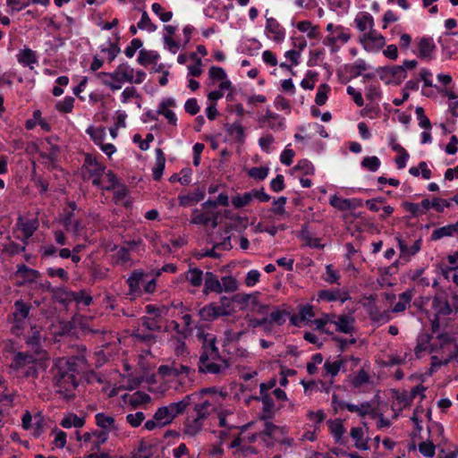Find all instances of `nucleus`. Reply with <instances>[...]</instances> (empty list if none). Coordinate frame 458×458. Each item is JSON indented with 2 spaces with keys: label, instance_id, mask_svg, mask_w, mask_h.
<instances>
[{
  "label": "nucleus",
  "instance_id": "obj_19",
  "mask_svg": "<svg viewBox=\"0 0 458 458\" xmlns=\"http://www.w3.org/2000/svg\"><path fill=\"white\" fill-rule=\"evenodd\" d=\"M204 289L203 293L208 294L210 293H221V282L218 277L212 272H206L204 277Z\"/></svg>",
  "mask_w": 458,
  "mask_h": 458
},
{
  "label": "nucleus",
  "instance_id": "obj_6",
  "mask_svg": "<svg viewBox=\"0 0 458 458\" xmlns=\"http://www.w3.org/2000/svg\"><path fill=\"white\" fill-rule=\"evenodd\" d=\"M83 176L91 180L95 186L101 185V178L105 174L106 166L99 163L91 154H86L82 165Z\"/></svg>",
  "mask_w": 458,
  "mask_h": 458
},
{
  "label": "nucleus",
  "instance_id": "obj_46",
  "mask_svg": "<svg viewBox=\"0 0 458 458\" xmlns=\"http://www.w3.org/2000/svg\"><path fill=\"white\" fill-rule=\"evenodd\" d=\"M86 132L97 145H100L106 138V130L103 127L95 128L90 126L86 130Z\"/></svg>",
  "mask_w": 458,
  "mask_h": 458
},
{
  "label": "nucleus",
  "instance_id": "obj_17",
  "mask_svg": "<svg viewBox=\"0 0 458 458\" xmlns=\"http://www.w3.org/2000/svg\"><path fill=\"white\" fill-rule=\"evenodd\" d=\"M175 106V100L174 98H168L165 99H163L161 103L158 105L157 114L164 115L168 123L172 125H176L177 123V117L175 114L169 109L170 107Z\"/></svg>",
  "mask_w": 458,
  "mask_h": 458
},
{
  "label": "nucleus",
  "instance_id": "obj_1",
  "mask_svg": "<svg viewBox=\"0 0 458 458\" xmlns=\"http://www.w3.org/2000/svg\"><path fill=\"white\" fill-rule=\"evenodd\" d=\"M85 359L79 356L58 358L51 369L53 382L56 392L66 400L75 397V389L79 385L78 376Z\"/></svg>",
  "mask_w": 458,
  "mask_h": 458
},
{
  "label": "nucleus",
  "instance_id": "obj_51",
  "mask_svg": "<svg viewBox=\"0 0 458 458\" xmlns=\"http://www.w3.org/2000/svg\"><path fill=\"white\" fill-rule=\"evenodd\" d=\"M344 364V360L343 359H339L334 362L327 360L324 363V369L328 375H330L332 377H335L339 373Z\"/></svg>",
  "mask_w": 458,
  "mask_h": 458
},
{
  "label": "nucleus",
  "instance_id": "obj_42",
  "mask_svg": "<svg viewBox=\"0 0 458 458\" xmlns=\"http://www.w3.org/2000/svg\"><path fill=\"white\" fill-rule=\"evenodd\" d=\"M18 62L25 66L36 64L38 62L37 55L33 50L30 48H24L18 55Z\"/></svg>",
  "mask_w": 458,
  "mask_h": 458
},
{
  "label": "nucleus",
  "instance_id": "obj_50",
  "mask_svg": "<svg viewBox=\"0 0 458 458\" xmlns=\"http://www.w3.org/2000/svg\"><path fill=\"white\" fill-rule=\"evenodd\" d=\"M368 69V65L363 59H358L353 64L349 65L347 68L348 72L352 77H358Z\"/></svg>",
  "mask_w": 458,
  "mask_h": 458
},
{
  "label": "nucleus",
  "instance_id": "obj_48",
  "mask_svg": "<svg viewBox=\"0 0 458 458\" xmlns=\"http://www.w3.org/2000/svg\"><path fill=\"white\" fill-rule=\"evenodd\" d=\"M251 191L244 192L242 195H236L232 199V204L235 208H242L249 205L252 200Z\"/></svg>",
  "mask_w": 458,
  "mask_h": 458
},
{
  "label": "nucleus",
  "instance_id": "obj_39",
  "mask_svg": "<svg viewBox=\"0 0 458 458\" xmlns=\"http://www.w3.org/2000/svg\"><path fill=\"white\" fill-rule=\"evenodd\" d=\"M412 291L408 290L399 295V300L394 306L392 311L394 313H400L406 310L407 306L411 303L412 299Z\"/></svg>",
  "mask_w": 458,
  "mask_h": 458
},
{
  "label": "nucleus",
  "instance_id": "obj_4",
  "mask_svg": "<svg viewBox=\"0 0 458 458\" xmlns=\"http://www.w3.org/2000/svg\"><path fill=\"white\" fill-rule=\"evenodd\" d=\"M31 309L32 305L21 299L14 301L12 314L9 316V322L12 324V334L16 336H20L23 334L27 327V320L30 318Z\"/></svg>",
  "mask_w": 458,
  "mask_h": 458
},
{
  "label": "nucleus",
  "instance_id": "obj_33",
  "mask_svg": "<svg viewBox=\"0 0 458 458\" xmlns=\"http://www.w3.org/2000/svg\"><path fill=\"white\" fill-rule=\"evenodd\" d=\"M76 209L77 205L74 201H70L67 205V208L64 209V214L60 222L64 229L72 227V223L74 220L73 218L75 216Z\"/></svg>",
  "mask_w": 458,
  "mask_h": 458
},
{
  "label": "nucleus",
  "instance_id": "obj_22",
  "mask_svg": "<svg viewBox=\"0 0 458 458\" xmlns=\"http://www.w3.org/2000/svg\"><path fill=\"white\" fill-rule=\"evenodd\" d=\"M95 419L96 424L102 428L101 431H106L108 435L110 431L117 429L114 418L112 416L98 412L95 415Z\"/></svg>",
  "mask_w": 458,
  "mask_h": 458
},
{
  "label": "nucleus",
  "instance_id": "obj_26",
  "mask_svg": "<svg viewBox=\"0 0 458 458\" xmlns=\"http://www.w3.org/2000/svg\"><path fill=\"white\" fill-rule=\"evenodd\" d=\"M329 430L335 441L338 444H344L343 436L345 432L343 421L341 420H335L328 421Z\"/></svg>",
  "mask_w": 458,
  "mask_h": 458
},
{
  "label": "nucleus",
  "instance_id": "obj_41",
  "mask_svg": "<svg viewBox=\"0 0 458 458\" xmlns=\"http://www.w3.org/2000/svg\"><path fill=\"white\" fill-rule=\"evenodd\" d=\"M186 279L192 286L199 287L203 282V271L198 267L190 268Z\"/></svg>",
  "mask_w": 458,
  "mask_h": 458
},
{
  "label": "nucleus",
  "instance_id": "obj_38",
  "mask_svg": "<svg viewBox=\"0 0 458 458\" xmlns=\"http://www.w3.org/2000/svg\"><path fill=\"white\" fill-rule=\"evenodd\" d=\"M16 275L28 282H34L38 277H39V272L38 270L30 268L24 264L17 266Z\"/></svg>",
  "mask_w": 458,
  "mask_h": 458
},
{
  "label": "nucleus",
  "instance_id": "obj_11",
  "mask_svg": "<svg viewBox=\"0 0 458 458\" xmlns=\"http://www.w3.org/2000/svg\"><path fill=\"white\" fill-rule=\"evenodd\" d=\"M199 315L202 320L210 322L219 317L229 315V312L223 304L209 303L199 310Z\"/></svg>",
  "mask_w": 458,
  "mask_h": 458
},
{
  "label": "nucleus",
  "instance_id": "obj_34",
  "mask_svg": "<svg viewBox=\"0 0 458 458\" xmlns=\"http://www.w3.org/2000/svg\"><path fill=\"white\" fill-rule=\"evenodd\" d=\"M159 58V55L156 51L140 49L138 55V63L143 66L155 64Z\"/></svg>",
  "mask_w": 458,
  "mask_h": 458
},
{
  "label": "nucleus",
  "instance_id": "obj_12",
  "mask_svg": "<svg viewBox=\"0 0 458 458\" xmlns=\"http://www.w3.org/2000/svg\"><path fill=\"white\" fill-rule=\"evenodd\" d=\"M355 318L350 314L336 315L334 325L335 330L340 333L352 335L355 331Z\"/></svg>",
  "mask_w": 458,
  "mask_h": 458
},
{
  "label": "nucleus",
  "instance_id": "obj_64",
  "mask_svg": "<svg viewBox=\"0 0 458 458\" xmlns=\"http://www.w3.org/2000/svg\"><path fill=\"white\" fill-rule=\"evenodd\" d=\"M141 325L149 331H161V325L156 318L143 317L141 318Z\"/></svg>",
  "mask_w": 458,
  "mask_h": 458
},
{
  "label": "nucleus",
  "instance_id": "obj_60",
  "mask_svg": "<svg viewBox=\"0 0 458 458\" xmlns=\"http://www.w3.org/2000/svg\"><path fill=\"white\" fill-rule=\"evenodd\" d=\"M145 418V414L142 411L129 413L126 415V422L130 424L132 428H138L142 424Z\"/></svg>",
  "mask_w": 458,
  "mask_h": 458
},
{
  "label": "nucleus",
  "instance_id": "obj_18",
  "mask_svg": "<svg viewBox=\"0 0 458 458\" xmlns=\"http://www.w3.org/2000/svg\"><path fill=\"white\" fill-rule=\"evenodd\" d=\"M17 226L24 235L23 242L27 244L28 240L34 234L38 228V222L37 219H23L19 217L17 219Z\"/></svg>",
  "mask_w": 458,
  "mask_h": 458
},
{
  "label": "nucleus",
  "instance_id": "obj_3",
  "mask_svg": "<svg viewBox=\"0 0 458 458\" xmlns=\"http://www.w3.org/2000/svg\"><path fill=\"white\" fill-rule=\"evenodd\" d=\"M198 394H186L182 400L171 403L168 405L159 407L153 420L145 422L144 428L148 430H153L156 428H161L169 425L173 420L181 414H183L186 409L191 406L195 399H199Z\"/></svg>",
  "mask_w": 458,
  "mask_h": 458
},
{
  "label": "nucleus",
  "instance_id": "obj_44",
  "mask_svg": "<svg viewBox=\"0 0 458 458\" xmlns=\"http://www.w3.org/2000/svg\"><path fill=\"white\" fill-rule=\"evenodd\" d=\"M437 339L439 341V344H432L430 345V352H437L440 349L445 348L447 344L454 342V338L448 333H441L437 335Z\"/></svg>",
  "mask_w": 458,
  "mask_h": 458
},
{
  "label": "nucleus",
  "instance_id": "obj_21",
  "mask_svg": "<svg viewBox=\"0 0 458 458\" xmlns=\"http://www.w3.org/2000/svg\"><path fill=\"white\" fill-rule=\"evenodd\" d=\"M145 274L140 270H134L129 278L127 279V284L130 288V293H140V285L145 283L144 280Z\"/></svg>",
  "mask_w": 458,
  "mask_h": 458
},
{
  "label": "nucleus",
  "instance_id": "obj_43",
  "mask_svg": "<svg viewBox=\"0 0 458 458\" xmlns=\"http://www.w3.org/2000/svg\"><path fill=\"white\" fill-rule=\"evenodd\" d=\"M226 131L233 136L238 141L243 142L245 139L244 128L240 123L226 124Z\"/></svg>",
  "mask_w": 458,
  "mask_h": 458
},
{
  "label": "nucleus",
  "instance_id": "obj_53",
  "mask_svg": "<svg viewBox=\"0 0 458 458\" xmlns=\"http://www.w3.org/2000/svg\"><path fill=\"white\" fill-rule=\"evenodd\" d=\"M381 162L376 156L366 157L361 161V166L370 172H376L380 167Z\"/></svg>",
  "mask_w": 458,
  "mask_h": 458
},
{
  "label": "nucleus",
  "instance_id": "obj_14",
  "mask_svg": "<svg viewBox=\"0 0 458 458\" xmlns=\"http://www.w3.org/2000/svg\"><path fill=\"white\" fill-rule=\"evenodd\" d=\"M206 195L205 186L198 187L194 191L178 196L179 204L182 207H190L195 203L201 201Z\"/></svg>",
  "mask_w": 458,
  "mask_h": 458
},
{
  "label": "nucleus",
  "instance_id": "obj_10",
  "mask_svg": "<svg viewBox=\"0 0 458 458\" xmlns=\"http://www.w3.org/2000/svg\"><path fill=\"white\" fill-rule=\"evenodd\" d=\"M194 369L187 365L173 361L171 364L160 365L157 369V373L163 377H179L185 375L188 377Z\"/></svg>",
  "mask_w": 458,
  "mask_h": 458
},
{
  "label": "nucleus",
  "instance_id": "obj_5",
  "mask_svg": "<svg viewBox=\"0 0 458 458\" xmlns=\"http://www.w3.org/2000/svg\"><path fill=\"white\" fill-rule=\"evenodd\" d=\"M132 73H134V70L128 64H122L113 72H97L96 77H109L112 81H104V85L109 87L112 90H118L124 82L132 83Z\"/></svg>",
  "mask_w": 458,
  "mask_h": 458
},
{
  "label": "nucleus",
  "instance_id": "obj_54",
  "mask_svg": "<svg viewBox=\"0 0 458 458\" xmlns=\"http://www.w3.org/2000/svg\"><path fill=\"white\" fill-rule=\"evenodd\" d=\"M137 27L140 29V30H147L149 32H153L157 30V25L154 24L148 13L146 11H143L142 14H141V19L140 21L137 23Z\"/></svg>",
  "mask_w": 458,
  "mask_h": 458
},
{
  "label": "nucleus",
  "instance_id": "obj_23",
  "mask_svg": "<svg viewBox=\"0 0 458 458\" xmlns=\"http://www.w3.org/2000/svg\"><path fill=\"white\" fill-rule=\"evenodd\" d=\"M259 394H260V395L254 397V399L257 401H261L263 403V411H264L265 415H263L261 417V419L262 420L271 419L273 411H274V407H275L274 400H273L272 396L266 392L265 393L259 392Z\"/></svg>",
  "mask_w": 458,
  "mask_h": 458
},
{
  "label": "nucleus",
  "instance_id": "obj_47",
  "mask_svg": "<svg viewBox=\"0 0 458 458\" xmlns=\"http://www.w3.org/2000/svg\"><path fill=\"white\" fill-rule=\"evenodd\" d=\"M432 339V335L429 334H422L418 338L417 346L414 349L415 354L417 357L420 356L421 352L426 351L428 348L430 349V341Z\"/></svg>",
  "mask_w": 458,
  "mask_h": 458
},
{
  "label": "nucleus",
  "instance_id": "obj_56",
  "mask_svg": "<svg viewBox=\"0 0 458 458\" xmlns=\"http://www.w3.org/2000/svg\"><path fill=\"white\" fill-rule=\"evenodd\" d=\"M220 282L222 292L233 293L238 288L236 279L231 276H223Z\"/></svg>",
  "mask_w": 458,
  "mask_h": 458
},
{
  "label": "nucleus",
  "instance_id": "obj_2",
  "mask_svg": "<svg viewBox=\"0 0 458 458\" xmlns=\"http://www.w3.org/2000/svg\"><path fill=\"white\" fill-rule=\"evenodd\" d=\"M229 367L228 360L220 355L216 336L210 334L205 335L198 362L199 372L219 375L225 373Z\"/></svg>",
  "mask_w": 458,
  "mask_h": 458
},
{
  "label": "nucleus",
  "instance_id": "obj_28",
  "mask_svg": "<svg viewBox=\"0 0 458 458\" xmlns=\"http://www.w3.org/2000/svg\"><path fill=\"white\" fill-rule=\"evenodd\" d=\"M41 332L37 326L30 327V335L26 338V344L30 346L36 353H39V347L41 343Z\"/></svg>",
  "mask_w": 458,
  "mask_h": 458
},
{
  "label": "nucleus",
  "instance_id": "obj_63",
  "mask_svg": "<svg viewBox=\"0 0 458 458\" xmlns=\"http://www.w3.org/2000/svg\"><path fill=\"white\" fill-rule=\"evenodd\" d=\"M151 8L163 22H167L173 18V13L170 11L165 12L162 5L158 3H154Z\"/></svg>",
  "mask_w": 458,
  "mask_h": 458
},
{
  "label": "nucleus",
  "instance_id": "obj_52",
  "mask_svg": "<svg viewBox=\"0 0 458 458\" xmlns=\"http://www.w3.org/2000/svg\"><path fill=\"white\" fill-rule=\"evenodd\" d=\"M330 91V87L327 83H322L318 86L315 97V103L318 106H323L327 100V94Z\"/></svg>",
  "mask_w": 458,
  "mask_h": 458
},
{
  "label": "nucleus",
  "instance_id": "obj_13",
  "mask_svg": "<svg viewBox=\"0 0 458 458\" xmlns=\"http://www.w3.org/2000/svg\"><path fill=\"white\" fill-rule=\"evenodd\" d=\"M329 203L338 210L346 211L360 207L362 200L360 199H342L336 195H333L330 197Z\"/></svg>",
  "mask_w": 458,
  "mask_h": 458
},
{
  "label": "nucleus",
  "instance_id": "obj_61",
  "mask_svg": "<svg viewBox=\"0 0 458 458\" xmlns=\"http://www.w3.org/2000/svg\"><path fill=\"white\" fill-rule=\"evenodd\" d=\"M269 169L263 166H255L248 170V175L259 181L264 180L268 174Z\"/></svg>",
  "mask_w": 458,
  "mask_h": 458
},
{
  "label": "nucleus",
  "instance_id": "obj_8",
  "mask_svg": "<svg viewBox=\"0 0 458 458\" xmlns=\"http://www.w3.org/2000/svg\"><path fill=\"white\" fill-rule=\"evenodd\" d=\"M360 43L363 45L366 50H379L386 45L385 37L376 31L374 27L370 30L360 36Z\"/></svg>",
  "mask_w": 458,
  "mask_h": 458
},
{
  "label": "nucleus",
  "instance_id": "obj_29",
  "mask_svg": "<svg viewBox=\"0 0 458 458\" xmlns=\"http://www.w3.org/2000/svg\"><path fill=\"white\" fill-rule=\"evenodd\" d=\"M432 307L436 311L435 316L438 318L441 316H448L452 313V308L446 300L435 297L432 301Z\"/></svg>",
  "mask_w": 458,
  "mask_h": 458
},
{
  "label": "nucleus",
  "instance_id": "obj_32",
  "mask_svg": "<svg viewBox=\"0 0 458 458\" xmlns=\"http://www.w3.org/2000/svg\"><path fill=\"white\" fill-rule=\"evenodd\" d=\"M85 424V419L77 416L75 413H68L61 420L60 425L64 428H70L72 427L80 428Z\"/></svg>",
  "mask_w": 458,
  "mask_h": 458
},
{
  "label": "nucleus",
  "instance_id": "obj_40",
  "mask_svg": "<svg viewBox=\"0 0 458 458\" xmlns=\"http://www.w3.org/2000/svg\"><path fill=\"white\" fill-rule=\"evenodd\" d=\"M116 184V175L111 170H108L101 178V185H98L97 187L105 191H112L115 188Z\"/></svg>",
  "mask_w": 458,
  "mask_h": 458
},
{
  "label": "nucleus",
  "instance_id": "obj_57",
  "mask_svg": "<svg viewBox=\"0 0 458 458\" xmlns=\"http://www.w3.org/2000/svg\"><path fill=\"white\" fill-rule=\"evenodd\" d=\"M455 359V355H448L444 360H440L437 356L431 357V367L429 369V374L432 375L440 367L447 365L451 360Z\"/></svg>",
  "mask_w": 458,
  "mask_h": 458
},
{
  "label": "nucleus",
  "instance_id": "obj_16",
  "mask_svg": "<svg viewBox=\"0 0 458 458\" xmlns=\"http://www.w3.org/2000/svg\"><path fill=\"white\" fill-rule=\"evenodd\" d=\"M265 30L267 34L271 35L269 38L274 41L279 43L284 39V29L275 18H267Z\"/></svg>",
  "mask_w": 458,
  "mask_h": 458
},
{
  "label": "nucleus",
  "instance_id": "obj_37",
  "mask_svg": "<svg viewBox=\"0 0 458 458\" xmlns=\"http://www.w3.org/2000/svg\"><path fill=\"white\" fill-rule=\"evenodd\" d=\"M197 400L198 399H195L191 405L194 406L196 416L205 421V420L210 414V407L213 405V403L208 400L197 403Z\"/></svg>",
  "mask_w": 458,
  "mask_h": 458
},
{
  "label": "nucleus",
  "instance_id": "obj_30",
  "mask_svg": "<svg viewBox=\"0 0 458 458\" xmlns=\"http://www.w3.org/2000/svg\"><path fill=\"white\" fill-rule=\"evenodd\" d=\"M35 360V357L31 354L26 352H18L13 357L11 368L13 369H19L24 366L34 363Z\"/></svg>",
  "mask_w": 458,
  "mask_h": 458
},
{
  "label": "nucleus",
  "instance_id": "obj_59",
  "mask_svg": "<svg viewBox=\"0 0 458 458\" xmlns=\"http://www.w3.org/2000/svg\"><path fill=\"white\" fill-rule=\"evenodd\" d=\"M145 310L148 314L153 315V318H159L162 316L165 315L168 311V309L164 305H154V304H148L145 307Z\"/></svg>",
  "mask_w": 458,
  "mask_h": 458
},
{
  "label": "nucleus",
  "instance_id": "obj_24",
  "mask_svg": "<svg viewBox=\"0 0 458 458\" xmlns=\"http://www.w3.org/2000/svg\"><path fill=\"white\" fill-rule=\"evenodd\" d=\"M156 163L152 169V175L155 181H159L162 178L163 172L165 165V157L161 148H156Z\"/></svg>",
  "mask_w": 458,
  "mask_h": 458
},
{
  "label": "nucleus",
  "instance_id": "obj_9",
  "mask_svg": "<svg viewBox=\"0 0 458 458\" xmlns=\"http://www.w3.org/2000/svg\"><path fill=\"white\" fill-rule=\"evenodd\" d=\"M260 128H268L274 131L285 129L284 118L278 114L267 110L266 114L258 119Z\"/></svg>",
  "mask_w": 458,
  "mask_h": 458
},
{
  "label": "nucleus",
  "instance_id": "obj_62",
  "mask_svg": "<svg viewBox=\"0 0 458 458\" xmlns=\"http://www.w3.org/2000/svg\"><path fill=\"white\" fill-rule=\"evenodd\" d=\"M74 98L72 97H65L63 101H58L55 105L56 110L61 113H71L73 108Z\"/></svg>",
  "mask_w": 458,
  "mask_h": 458
},
{
  "label": "nucleus",
  "instance_id": "obj_35",
  "mask_svg": "<svg viewBox=\"0 0 458 458\" xmlns=\"http://www.w3.org/2000/svg\"><path fill=\"white\" fill-rule=\"evenodd\" d=\"M457 233L454 224L447 225L439 228L435 229L431 235V241H438L444 237H451Z\"/></svg>",
  "mask_w": 458,
  "mask_h": 458
},
{
  "label": "nucleus",
  "instance_id": "obj_55",
  "mask_svg": "<svg viewBox=\"0 0 458 458\" xmlns=\"http://www.w3.org/2000/svg\"><path fill=\"white\" fill-rule=\"evenodd\" d=\"M399 246H400L401 252L403 254H407L408 256H413L420 251V246H421V240L419 239V240L415 241L414 243L411 247H408L403 241H399Z\"/></svg>",
  "mask_w": 458,
  "mask_h": 458
},
{
  "label": "nucleus",
  "instance_id": "obj_31",
  "mask_svg": "<svg viewBox=\"0 0 458 458\" xmlns=\"http://www.w3.org/2000/svg\"><path fill=\"white\" fill-rule=\"evenodd\" d=\"M369 317L371 321L377 324L387 323L391 319L390 311H380L377 306L370 307L369 310Z\"/></svg>",
  "mask_w": 458,
  "mask_h": 458
},
{
  "label": "nucleus",
  "instance_id": "obj_58",
  "mask_svg": "<svg viewBox=\"0 0 458 458\" xmlns=\"http://www.w3.org/2000/svg\"><path fill=\"white\" fill-rule=\"evenodd\" d=\"M211 221V217L208 214L201 213L198 209H194L192 213L191 224L208 225Z\"/></svg>",
  "mask_w": 458,
  "mask_h": 458
},
{
  "label": "nucleus",
  "instance_id": "obj_45",
  "mask_svg": "<svg viewBox=\"0 0 458 458\" xmlns=\"http://www.w3.org/2000/svg\"><path fill=\"white\" fill-rule=\"evenodd\" d=\"M287 202V198L284 196H281L273 201V207L270 211L277 216H289V214L285 210V204Z\"/></svg>",
  "mask_w": 458,
  "mask_h": 458
},
{
  "label": "nucleus",
  "instance_id": "obj_27",
  "mask_svg": "<svg viewBox=\"0 0 458 458\" xmlns=\"http://www.w3.org/2000/svg\"><path fill=\"white\" fill-rule=\"evenodd\" d=\"M363 429L360 427H354L351 428L350 436L355 441L354 445L360 450H369L368 439L363 438Z\"/></svg>",
  "mask_w": 458,
  "mask_h": 458
},
{
  "label": "nucleus",
  "instance_id": "obj_49",
  "mask_svg": "<svg viewBox=\"0 0 458 458\" xmlns=\"http://www.w3.org/2000/svg\"><path fill=\"white\" fill-rule=\"evenodd\" d=\"M289 315V312L284 310L276 309L272 311L268 318V324H276L277 326H282L285 322V317Z\"/></svg>",
  "mask_w": 458,
  "mask_h": 458
},
{
  "label": "nucleus",
  "instance_id": "obj_25",
  "mask_svg": "<svg viewBox=\"0 0 458 458\" xmlns=\"http://www.w3.org/2000/svg\"><path fill=\"white\" fill-rule=\"evenodd\" d=\"M204 420L197 416L193 419H187L184 425V434L190 437L197 436L203 428Z\"/></svg>",
  "mask_w": 458,
  "mask_h": 458
},
{
  "label": "nucleus",
  "instance_id": "obj_20",
  "mask_svg": "<svg viewBox=\"0 0 458 458\" xmlns=\"http://www.w3.org/2000/svg\"><path fill=\"white\" fill-rule=\"evenodd\" d=\"M354 23L356 28L363 34L374 27V19L369 13H359L354 19Z\"/></svg>",
  "mask_w": 458,
  "mask_h": 458
},
{
  "label": "nucleus",
  "instance_id": "obj_36",
  "mask_svg": "<svg viewBox=\"0 0 458 458\" xmlns=\"http://www.w3.org/2000/svg\"><path fill=\"white\" fill-rule=\"evenodd\" d=\"M335 314L334 313H324L321 318L312 321L316 326V329L319 330L324 334H331V332L326 327L328 323L334 324Z\"/></svg>",
  "mask_w": 458,
  "mask_h": 458
},
{
  "label": "nucleus",
  "instance_id": "obj_15",
  "mask_svg": "<svg viewBox=\"0 0 458 458\" xmlns=\"http://www.w3.org/2000/svg\"><path fill=\"white\" fill-rule=\"evenodd\" d=\"M437 47L433 38L423 37L418 42V57L425 60H432Z\"/></svg>",
  "mask_w": 458,
  "mask_h": 458
},
{
  "label": "nucleus",
  "instance_id": "obj_7",
  "mask_svg": "<svg viewBox=\"0 0 458 458\" xmlns=\"http://www.w3.org/2000/svg\"><path fill=\"white\" fill-rule=\"evenodd\" d=\"M377 73L380 80L384 81L386 84L399 85L407 76L405 68L401 65L380 67L377 69Z\"/></svg>",
  "mask_w": 458,
  "mask_h": 458
}]
</instances>
